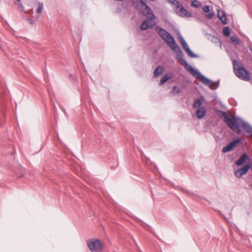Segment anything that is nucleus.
Returning <instances> with one entry per match:
<instances>
[{
  "label": "nucleus",
  "mask_w": 252,
  "mask_h": 252,
  "mask_svg": "<svg viewBox=\"0 0 252 252\" xmlns=\"http://www.w3.org/2000/svg\"><path fill=\"white\" fill-rule=\"evenodd\" d=\"M179 39L180 41V43L182 45V46L183 48L185 50V51L187 53L188 55L191 57V58H197L198 56L193 53L191 50L190 49L189 47L188 46V44L187 43L186 41L183 38V37L182 35H180L179 36Z\"/></svg>",
  "instance_id": "nucleus-6"
},
{
  "label": "nucleus",
  "mask_w": 252,
  "mask_h": 252,
  "mask_svg": "<svg viewBox=\"0 0 252 252\" xmlns=\"http://www.w3.org/2000/svg\"><path fill=\"white\" fill-rule=\"evenodd\" d=\"M43 9V4L41 2H38V6L36 10V12L40 14L42 12Z\"/></svg>",
  "instance_id": "nucleus-25"
},
{
  "label": "nucleus",
  "mask_w": 252,
  "mask_h": 252,
  "mask_svg": "<svg viewBox=\"0 0 252 252\" xmlns=\"http://www.w3.org/2000/svg\"><path fill=\"white\" fill-rule=\"evenodd\" d=\"M87 244L89 250L92 252L100 251L103 248V245L99 239L88 240L87 241Z\"/></svg>",
  "instance_id": "nucleus-4"
},
{
  "label": "nucleus",
  "mask_w": 252,
  "mask_h": 252,
  "mask_svg": "<svg viewBox=\"0 0 252 252\" xmlns=\"http://www.w3.org/2000/svg\"><path fill=\"white\" fill-rule=\"evenodd\" d=\"M237 178H240L244 174H235Z\"/></svg>",
  "instance_id": "nucleus-31"
},
{
  "label": "nucleus",
  "mask_w": 252,
  "mask_h": 252,
  "mask_svg": "<svg viewBox=\"0 0 252 252\" xmlns=\"http://www.w3.org/2000/svg\"><path fill=\"white\" fill-rule=\"evenodd\" d=\"M140 3L142 6V7H145L146 6V5H148L145 0H141L140 1Z\"/></svg>",
  "instance_id": "nucleus-29"
},
{
  "label": "nucleus",
  "mask_w": 252,
  "mask_h": 252,
  "mask_svg": "<svg viewBox=\"0 0 252 252\" xmlns=\"http://www.w3.org/2000/svg\"><path fill=\"white\" fill-rule=\"evenodd\" d=\"M142 14L147 16L148 18L150 20H153L155 18V15L152 9L148 5H146V6L144 7V9L142 10Z\"/></svg>",
  "instance_id": "nucleus-10"
},
{
  "label": "nucleus",
  "mask_w": 252,
  "mask_h": 252,
  "mask_svg": "<svg viewBox=\"0 0 252 252\" xmlns=\"http://www.w3.org/2000/svg\"><path fill=\"white\" fill-rule=\"evenodd\" d=\"M178 189H180L182 192L185 193V194H187L189 195H191V193L187 189H183V188H182L181 187H178Z\"/></svg>",
  "instance_id": "nucleus-24"
},
{
  "label": "nucleus",
  "mask_w": 252,
  "mask_h": 252,
  "mask_svg": "<svg viewBox=\"0 0 252 252\" xmlns=\"http://www.w3.org/2000/svg\"><path fill=\"white\" fill-rule=\"evenodd\" d=\"M218 17L223 24L225 25L227 24V18L224 11L221 9L218 10Z\"/></svg>",
  "instance_id": "nucleus-12"
},
{
  "label": "nucleus",
  "mask_w": 252,
  "mask_h": 252,
  "mask_svg": "<svg viewBox=\"0 0 252 252\" xmlns=\"http://www.w3.org/2000/svg\"><path fill=\"white\" fill-rule=\"evenodd\" d=\"M166 43L175 52H176L177 50H178L179 49H181L176 43L173 37H172L169 40H167Z\"/></svg>",
  "instance_id": "nucleus-11"
},
{
  "label": "nucleus",
  "mask_w": 252,
  "mask_h": 252,
  "mask_svg": "<svg viewBox=\"0 0 252 252\" xmlns=\"http://www.w3.org/2000/svg\"><path fill=\"white\" fill-rule=\"evenodd\" d=\"M175 53L177 55V59L182 64V60H184V59H183L184 55H183V53L181 49H179L178 50H177V51Z\"/></svg>",
  "instance_id": "nucleus-20"
},
{
  "label": "nucleus",
  "mask_w": 252,
  "mask_h": 252,
  "mask_svg": "<svg viewBox=\"0 0 252 252\" xmlns=\"http://www.w3.org/2000/svg\"><path fill=\"white\" fill-rule=\"evenodd\" d=\"M156 31L166 43L173 37L167 31L158 26L156 27Z\"/></svg>",
  "instance_id": "nucleus-7"
},
{
  "label": "nucleus",
  "mask_w": 252,
  "mask_h": 252,
  "mask_svg": "<svg viewBox=\"0 0 252 252\" xmlns=\"http://www.w3.org/2000/svg\"><path fill=\"white\" fill-rule=\"evenodd\" d=\"M203 10L206 12L208 13L210 11V6L208 5H205L203 7Z\"/></svg>",
  "instance_id": "nucleus-28"
},
{
  "label": "nucleus",
  "mask_w": 252,
  "mask_h": 252,
  "mask_svg": "<svg viewBox=\"0 0 252 252\" xmlns=\"http://www.w3.org/2000/svg\"><path fill=\"white\" fill-rule=\"evenodd\" d=\"M172 77V75H168L166 74L164 75L162 77L159 83L160 86L163 85L166 81L170 80Z\"/></svg>",
  "instance_id": "nucleus-17"
},
{
  "label": "nucleus",
  "mask_w": 252,
  "mask_h": 252,
  "mask_svg": "<svg viewBox=\"0 0 252 252\" xmlns=\"http://www.w3.org/2000/svg\"><path fill=\"white\" fill-rule=\"evenodd\" d=\"M153 27V25L149 24V21L147 20L143 21L140 25V29L141 30H146L148 29H152Z\"/></svg>",
  "instance_id": "nucleus-14"
},
{
  "label": "nucleus",
  "mask_w": 252,
  "mask_h": 252,
  "mask_svg": "<svg viewBox=\"0 0 252 252\" xmlns=\"http://www.w3.org/2000/svg\"><path fill=\"white\" fill-rule=\"evenodd\" d=\"M219 213H220V214L222 215V216H223V217L225 220H226V218L225 216L224 215L222 214L221 213V212H220V211H219Z\"/></svg>",
  "instance_id": "nucleus-32"
},
{
  "label": "nucleus",
  "mask_w": 252,
  "mask_h": 252,
  "mask_svg": "<svg viewBox=\"0 0 252 252\" xmlns=\"http://www.w3.org/2000/svg\"><path fill=\"white\" fill-rule=\"evenodd\" d=\"M231 42L235 45L238 44L240 42V39L238 37L231 36L230 37Z\"/></svg>",
  "instance_id": "nucleus-21"
},
{
  "label": "nucleus",
  "mask_w": 252,
  "mask_h": 252,
  "mask_svg": "<svg viewBox=\"0 0 252 252\" xmlns=\"http://www.w3.org/2000/svg\"><path fill=\"white\" fill-rule=\"evenodd\" d=\"M214 15L215 13L213 12H212L206 14L205 17L208 19H211L214 17Z\"/></svg>",
  "instance_id": "nucleus-27"
},
{
  "label": "nucleus",
  "mask_w": 252,
  "mask_h": 252,
  "mask_svg": "<svg viewBox=\"0 0 252 252\" xmlns=\"http://www.w3.org/2000/svg\"><path fill=\"white\" fill-rule=\"evenodd\" d=\"M182 64L184 65L188 71L190 73L197 79L199 80L200 78H202L203 80L205 79L202 77V74L198 71V70L193 68L191 65H189L185 60H182Z\"/></svg>",
  "instance_id": "nucleus-5"
},
{
  "label": "nucleus",
  "mask_w": 252,
  "mask_h": 252,
  "mask_svg": "<svg viewBox=\"0 0 252 252\" xmlns=\"http://www.w3.org/2000/svg\"><path fill=\"white\" fill-rule=\"evenodd\" d=\"M216 113L220 118H224V122L233 131L237 130L240 132V126H241L246 133L252 137V126L249 124L241 119H239V122L235 117L230 118L226 112L221 110H217Z\"/></svg>",
  "instance_id": "nucleus-1"
},
{
  "label": "nucleus",
  "mask_w": 252,
  "mask_h": 252,
  "mask_svg": "<svg viewBox=\"0 0 252 252\" xmlns=\"http://www.w3.org/2000/svg\"><path fill=\"white\" fill-rule=\"evenodd\" d=\"M202 77L205 79L203 80H202V78H200L199 81H200L204 85L209 86L211 89L215 90L219 87V84L217 82L212 81V80L206 77L203 75H202Z\"/></svg>",
  "instance_id": "nucleus-9"
},
{
  "label": "nucleus",
  "mask_w": 252,
  "mask_h": 252,
  "mask_svg": "<svg viewBox=\"0 0 252 252\" xmlns=\"http://www.w3.org/2000/svg\"><path fill=\"white\" fill-rule=\"evenodd\" d=\"M191 6L192 7L197 8L201 6V3L198 0H191Z\"/></svg>",
  "instance_id": "nucleus-23"
},
{
  "label": "nucleus",
  "mask_w": 252,
  "mask_h": 252,
  "mask_svg": "<svg viewBox=\"0 0 252 252\" xmlns=\"http://www.w3.org/2000/svg\"><path fill=\"white\" fill-rule=\"evenodd\" d=\"M233 63L234 73L238 78L245 81L250 80V72L244 66L236 61H234Z\"/></svg>",
  "instance_id": "nucleus-2"
},
{
  "label": "nucleus",
  "mask_w": 252,
  "mask_h": 252,
  "mask_svg": "<svg viewBox=\"0 0 252 252\" xmlns=\"http://www.w3.org/2000/svg\"><path fill=\"white\" fill-rule=\"evenodd\" d=\"M203 100V96H201V97L198 98L193 103V107L194 108H199V107L202 105Z\"/></svg>",
  "instance_id": "nucleus-19"
},
{
  "label": "nucleus",
  "mask_w": 252,
  "mask_h": 252,
  "mask_svg": "<svg viewBox=\"0 0 252 252\" xmlns=\"http://www.w3.org/2000/svg\"><path fill=\"white\" fill-rule=\"evenodd\" d=\"M27 21L29 22V23H30V24L32 25L33 24V20L32 19L28 18V19H27Z\"/></svg>",
  "instance_id": "nucleus-30"
},
{
  "label": "nucleus",
  "mask_w": 252,
  "mask_h": 252,
  "mask_svg": "<svg viewBox=\"0 0 252 252\" xmlns=\"http://www.w3.org/2000/svg\"><path fill=\"white\" fill-rule=\"evenodd\" d=\"M248 158V156L247 154H243L240 158L236 161V164L237 166H240L242 165L246 160Z\"/></svg>",
  "instance_id": "nucleus-13"
},
{
  "label": "nucleus",
  "mask_w": 252,
  "mask_h": 252,
  "mask_svg": "<svg viewBox=\"0 0 252 252\" xmlns=\"http://www.w3.org/2000/svg\"><path fill=\"white\" fill-rule=\"evenodd\" d=\"M223 33L226 37H229L230 35V29L228 27H225L223 30Z\"/></svg>",
  "instance_id": "nucleus-22"
},
{
  "label": "nucleus",
  "mask_w": 252,
  "mask_h": 252,
  "mask_svg": "<svg viewBox=\"0 0 252 252\" xmlns=\"http://www.w3.org/2000/svg\"><path fill=\"white\" fill-rule=\"evenodd\" d=\"M206 110L203 107L199 108L196 112L197 117L198 119L202 118L206 115Z\"/></svg>",
  "instance_id": "nucleus-15"
},
{
  "label": "nucleus",
  "mask_w": 252,
  "mask_h": 252,
  "mask_svg": "<svg viewBox=\"0 0 252 252\" xmlns=\"http://www.w3.org/2000/svg\"><path fill=\"white\" fill-rule=\"evenodd\" d=\"M21 0H17L18 2H20Z\"/></svg>",
  "instance_id": "nucleus-33"
},
{
  "label": "nucleus",
  "mask_w": 252,
  "mask_h": 252,
  "mask_svg": "<svg viewBox=\"0 0 252 252\" xmlns=\"http://www.w3.org/2000/svg\"><path fill=\"white\" fill-rule=\"evenodd\" d=\"M180 90L179 88H178V87H177V86H175L172 88L171 93L177 94V93H179L180 92Z\"/></svg>",
  "instance_id": "nucleus-26"
},
{
  "label": "nucleus",
  "mask_w": 252,
  "mask_h": 252,
  "mask_svg": "<svg viewBox=\"0 0 252 252\" xmlns=\"http://www.w3.org/2000/svg\"><path fill=\"white\" fill-rule=\"evenodd\" d=\"M169 3L175 6V10L179 16L183 17H191L192 14L183 7L177 0H167Z\"/></svg>",
  "instance_id": "nucleus-3"
},
{
  "label": "nucleus",
  "mask_w": 252,
  "mask_h": 252,
  "mask_svg": "<svg viewBox=\"0 0 252 252\" xmlns=\"http://www.w3.org/2000/svg\"><path fill=\"white\" fill-rule=\"evenodd\" d=\"M250 168L251 165L250 164H246L241 168L238 171H236L234 173H247Z\"/></svg>",
  "instance_id": "nucleus-18"
},
{
  "label": "nucleus",
  "mask_w": 252,
  "mask_h": 252,
  "mask_svg": "<svg viewBox=\"0 0 252 252\" xmlns=\"http://www.w3.org/2000/svg\"><path fill=\"white\" fill-rule=\"evenodd\" d=\"M164 71V68L161 66H158L154 70V75L155 77L161 75Z\"/></svg>",
  "instance_id": "nucleus-16"
},
{
  "label": "nucleus",
  "mask_w": 252,
  "mask_h": 252,
  "mask_svg": "<svg viewBox=\"0 0 252 252\" xmlns=\"http://www.w3.org/2000/svg\"><path fill=\"white\" fill-rule=\"evenodd\" d=\"M241 142V139L237 138L234 140L222 149L223 153H227L231 151Z\"/></svg>",
  "instance_id": "nucleus-8"
}]
</instances>
